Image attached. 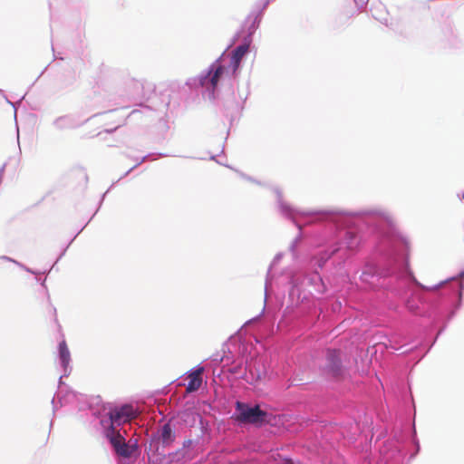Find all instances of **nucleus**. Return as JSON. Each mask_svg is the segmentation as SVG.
Returning <instances> with one entry per match:
<instances>
[{
    "instance_id": "f257e3e1",
    "label": "nucleus",
    "mask_w": 464,
    "mask_h": 464,
    "mask_svg": "<svg viewBox=\"0 0 464 464\" xmlns=\"http://www.w3.org/2000/svg\"><path fill=\"white\" fill-rule=\"evenodd\" d=\"M106 437L119 456L130 458L132 455L134 448L126 443L123 435L114 426L107 429Z\"/></svg>"
},
{
    "instance_id": "f03ea898",
    "label": "nucleus",
    "mask_w": 464,
    "mask_h": 464,
    "mask_svg": "<svg viewBox=\"0 0 464 464\" xmlns=\"http://www.w3.org/2000/svg\"><path fill=\"white\" fill-rule=\"evenodd\" d=\"M237 410L238 411L237 419L241 422L262 423L267 415L266 411L260 410L259 406L248 407L239 401L237 402Z\"/></svg>"
},
{
    "instance_id": "7ed1b4c3",
    "label": "nucleus",
    "mask_w": 464,
    "mask_h": 464,
    "mask_svg": "<svg viewBox=\"0 0 464 464\" xmlns=\"http://www.w3.org/2000/svg\"><path fill=\"white\" fill-rule=\"evenodd\" d=\"M109 418L111 425H121L122 423L130 422L131 420L138 416V411L130 404H124L121 407H114L110 410Z\"/></svg>"
},
{
    "instance_id": "20e7f679",
    "label": "nucleus",
    "mask_w": 464,
    "mask_h": 464,
    "mask_svg": "<svg viewBox=\"0 0 464 464\" xmlns=\"http://www.w3.org/2000/svg\"><path fill=\"white\" fill-rule=\"evenodd\" d=\"M203 372L204 368L199 366L188 374V383L186 388L187 392H196L201 387Z\"/></svg>"
},
{
    "instance_id": "39448f33",
    "label": "nucleus",
    "mask_w": 464,
    "mask_h": 464,
    "mask_svg": "<svg viewBox=\"0 0 464 464\" xmlns=\"http://www.w3.org/2000/svg\"><path fill=\"white\" fill-rule=\"evenodd\" d=\"M248 48H249V45L247 44H243L238 45L233 51L232 57H231V65H232L234 72L238 69L242 58L248 52Z\"/></svg>"
},
{
    "instance_id": "423d86ee",
    "label": "nucleus",
    "mask_w": 464,
    "mask_h": 464,
    "mask_svg": "<svg viewBox=\"0 0 464 464\" xmlns=\"http://www.w3.org/2000/svg\"><path fill=\"white\" fill-rule=\"evenodd\" d=\"M328 367L330 371L334 374H339L341 371L340 364V353L338 351H328L327 353Z\"/></svg>"
},
{
    "instance_id": "0eeeda50",
    "label": "nucleus",
    "mask_w": 464,
    "mask_h": 464,
    "mask_svg": "<svg viewBox=\"0 0 464 464\" xmlns=\"http://www.w3.org/2000/svg\"><path fill=\"white\" fill-rule=\"evenodd\" d=\"M224 72H225L224 66L219 63H214L211 66L210 73H212V74L209 79V83L213 90L217 87L218 81H219L220 77L223 75Z\"/></svg>"
},
{
    "instance_id": "6e6552de",
    "label": "nucleus",
    "mask_w": 464,
    "mask_h": 464,
    "mask_svg": "<svg viewBox=\"0 0 464 464\" xmlns=\"http://www.w3.org/2000/svg\"><path fill=\"white\" fill-rule=\"evenodd\" d=\"M160 438L163 445H170L174 441L175 434L169 423L162 426Z\"/></svg>"
},
{
    "instance_id": "1a4fd4ad",
    "label": "nucleus",
    "mask_w": 464,
    "mask_h": 464,
    "mask_svg": "<svg viewBox=\"0 0 464 464\" xmlns=\"http://www.w3.org/2000/svg\"><path fill=\"white\" fill-rule=\"evenodd\" d=\"M59 355L63 367L66 368L70 362L71 355L65 341L59 344Z\"/></svg>"
},
{
    "instance_id": "9d476101",
    "label": "nucleus",
    "mask_w": 464,
    "mask_h": 464,
    "mask_svg": "<svg viewBox=\"0 0 464 464\" xmlns=\"http://www.w3.org/2000/svg\"><path fill=\"white\" fill-rule=\"evenodd\" d=\"M346 246L350 250H354L359 246L360 240L356 233L347 231L345 234Z\"/></svg>"
},
{
    "instance_id": "9b49d317",
    "label": "nucleus",
    "mask_w": 464,
    "mask_h": 464,
    "mask_svg": "<svg viewBox=\"0 0 464 464\" xmlns=\"http://www.w3.org/2000/svg\"><path fill=\"white\" fill-rule=\"evenodd\" d=\"M429 8L433 10L438 14L443 15L445 13V10L447 8V5H432V6H430Z\"/></svg>"
},
{
    "instance_id": "f8f14e48",
    "label": "nucleus",
    "mask_w": 464,
    "mask_h": 464,
    "mask_svg": "<svg viewBox=\"0 0 464 464\" xmlns=\"http://www.w3.org/2000/svg\"><path fill=\"white\" fill-rule=\"evenodd\" d=\"M201 84H202V85H205V86H207V85H208V83H207V82H206V79H204V80L201 82Z\"/></svg>"
}]
</instances>
